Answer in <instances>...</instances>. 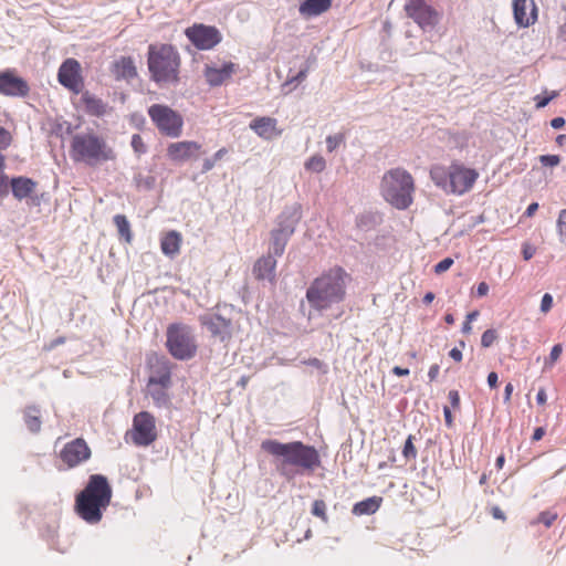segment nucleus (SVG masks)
I'll return each instance as SVG.
<instances>
[{
  "label": "nucleus",
  "instance_id": "603ef678",
  "mask_svg": "<svg viewBox=\"0 0 566 566\" xmlns=\"http://www.w3.org/2000/svg\"><path fill=\"white\" fill-rule=\"evenodd\" d=\"M558 96V92L557 91H553L551 94L548 95H537L535 97V102H536V107L537 108H544L545 106L548 105V103L554 99L555 97Z\"/></svg>",
  "mask_w": 566,
  "mask_h": 566
},
{
  "label": "nucleus",
  "instance_id": "2eb2a0df",
  "mask_svg": "<svg viewBox=\"0 0 566 566\" xmlns=\"http://www.w3.org/2000/svg\"><path fill=\"white\" fill-rule=\"evenodd\" d=\"M91 457V449L82 438H76L66 443L60 452V458L70 468H74L82 462L88 460Z\"/></svg>",
  "mask_w": 566,
  "mask_h": 566
},
{
  "label": "nucleus",
  "instance_id": "58836bf2",
  "mask_svg": "<svg viewBox=\"0 0 566 566\" xmlns=\"http://www.w3.org/2000/svg\"><path fill=\"white\" fill-rule=\"evenodd\" d=\"M413 439L415 437L409 434L405 441L402 455L406 458V460H415L417 458V449L413 444Z\"/></svg>",
  "mask_w": 566,
  "mask_h": 566
},
{
  "label": "nucleus",
  "instance_id": "ea45409f",
  "mask_svg": "<svg viewBox=\"0 0 566 566\" xmlns=\"http://www.w3.org/2000/svg\"><path fill=\"white\" fill-rule=\"evenodd\" d=\"M307 73H308L307 65L301 67L296 74L292 75L291 77H289L285 81V83L283 84V87L290 86L292 84L294 85V87H296L300 83H302L307 77Z\"/></svg>",
  "mask_w": 566,
  "mask_h": 566
},
{
  "label": "nucleus",
  "instance_id": "6ab92c4d",
  "mask_svg": "<svg viewBox=\"0 0 566 566\" xmlns=\"http://www.w3.org/2000/svg\"><path fill=\"white\" fill-rule=\"evenodd\" d=\"M238 70V65L232 62L224 63L221 67L206 65L205 76L210 86L222 85Z\"/></svg>",
  "mask_w": 566,
  "mask_h": 566
},
{
  "label": "nucleus",
  "instance_id": "f704fd0d",
  "mask_svg": "<svg viewBox=\"0 0 566 566\" xmlns=\"http://www.w3.org/2000/svg\"><path fill=\"white\" fill-rule=\"evenodd\" d=\"M377 224V218L375 214L367 212L359 214L356 218V226L358 229L369 231Z\"/></svg>",
  "mask_w": 566,
  "mask_h": 566
},
{
  "label": "nucleus",
  "instance_id": "8fccbe9b",
  "mask_svg": "<svg viewBox=\"0 0 566 566\" xmlns=\"http://www.w3.org/2000/svg\"><path fill=\"white\" fill-rule=\"evenodd\" d=\"M538 160L545 167H556L560 163V157L558 155H541Z\"/></svg>",
  "mask_w": 566,
  "mask_h": 566
},
{
  "label": "nucleus",
  "instance_id": "20e7f679",
  "mask_svg": "<svg viewBox=\"0 0 566 566\" xmlns=\"http://www.w3.org/2000/svg\"><path fill=\"white\" fill-rule=\"evenodd\" d=\"M69 153L74 163L88 167H97L116 159L114 148L103 136L93 130L75 134L72 137Z\"/></svg>",
  "mask_w": 566,
  "mask_h": 566
},
{
  "label": "nucleus",
  "instance_id": "bb28decb",
  "mask_svg": "<svg viewBox=\"0 0 566 566\" xmlns=\"http://www.w3.org/2000/svg\"><path fill=\"white\" fill-rule=\"evenodd\" d=\"M332 7V0H304L301 2L298 11L302 15L312 18L317 17Z\"/></svg>",
  "mask_w": 566,
  "mask_h": 566
},
{
  "label": "nucleus",
  "instance_id": "5fc2aeb1",
  "mask_svg": "<svg viewBox=\"0 0 566 566\" xmlns=\"http://www.w3.org/2000/svg\"><path fill=\"white\" fill-rule=\"evenodd\" d=\"M11 139L10 133L4 127L0 126V149H7L11 144Z\"/></svg>",
  "mask_w": 566,
  "mask_h": 566
},
{
  "label": "nucleus",
  "instance_id": "4be33fe9",
  "mask_svg": "<svg viewBox=\"0 0 566 566\" xmlns=\"http://www.w3.org/2000/svg\"><path fill=\"white\" fill-rule=\"evenodd\" d=\"M277 120L273 117H256L250 123V128L261 138L271 139L273 136L281 135L276 129Z\"/></svg>",
  "mask_w": 566,
  "mask_h": 566
},
{
  "label": "nucleus",
  "instance_id": "0eeeda50",
  "mask_svg": "<svg viewBox=\"0 0 566 566\" xmlns=\"http://www.w3.org/2000/svg\"><path fill=\"white\" fill-rule=\"evenodd\" d=\"M169 354L178 360H189L197 354V343L190 328L184 324H170L166 333Z\"/></svg>",
  "mask_w": 566,
  "mask_h": 566
},
{
  "label": "nucleus",
  "instance_id": "79ce46f5",
  "mask_svg": "<svg viewBox=\"0 0 566 566\" xmlns=\"http://www.w3.org/2000/svg\"><path fill=\"white\" fill-rule=\"evenodd\" d=\"M130 146L137 155H144L147 153V146L139 134H134L132 136Z\"/></svg>",
  "mask_w": 566,
  "mask_h": 566
},
{
  "label": "nucleus",
  "instance_id": "a19ab883",
  "mask_svg": "<svg viewBox=\"0 0 566 566\" xmlns=\"http://www.w3.org/2000/svg\"><path fill=\"white\" fill-rule=\"evenodd\" d=\"M325 142L327 150L333 153L340 144L345 143V134L338 133L335 135H328Z\"/></svg>",
  "mask_w": 566,
  "mask_h": 566
},
{
  "label": "nucleus",
  "instance_id": "864d4df0",
  "mask_svg": "<svg viewBox=\"0 0 566 566\" xmlns=\"http://www.w3.org/2000/svg\"><path fill=\"white\" fill-rule=\"evenodd\" d=\"M452 264H453V260L451 258H444L434 265V272L437 274H441V273L448 271Z\"/></svg>",
  "mask_w": 566,
  "mask_h": 566
},
{
  "label": "nucleus",
  "instance_id": "f3484780",
  "mask_svg": "<svg viewBox=\"0 0 566 566\" xmlns=\"http://www.w3.org/2000/svg\"><path fill=\"white\" fill-rule=\"evenodd\" d=\"M302 219V207L298 203L286 206L276 219V229L293 235Z\"/></svg>",
  "mask_w": 566,
  "mask_h": 566
},
{
  "label": "nucleus",
  "instance_id": "1a4fd4ad",
  "mask_svg": "<svg viewBox=\"0 0 566 566\" xmlns=\"http://www.w3.org/2000/svg\"><path fill=\"white\" fill-rule=\"evenodd\" d=\"M157 439L155 417L148 411L134 416L132 440L136 446L147 447Z\"/></svg>",
  "mask_w": 566,
  "mask_h": 566
},
{
  "label": "nucleus",
  "instance_id": "f03ea898",
  "mask_svg": "<svg viewBox=\"0 0 566 566\" xmlns=\"http://www.w3.org/2000/svg\"><path fill=\"white\" fill-rule=\"evenodd\" d=\"M112 486L103 474H92L84 489L75 496V512L88 524H97L111 503Z\"/></svg>",
  "mask_w": 566,
  "mask_h": 566
},
{
  "label": "nucleus",
  "instance_id": "9b49d317",
  "mask_svg": "<svg viewBox=\"0 0 566 566\" xmlns=\"http://www.w3.org/2000/svg\"><path fill=\"white\" fill-rule=\"evenodd\" d=\"M188 40L198 50H211L222 41V34L213 25L195 23L185 30Z\"/></svg>",
  "mask_w": 566,
  "mask_h": 566
},
{
  "label": "nucleus",
  "instance_id": "423d86ee",
  "mask_svg": "<svg viewBox=\"0 0 566 566\" xmlns=\"http://www.w3.org/2000/svg\"><path fill=\"white\" fill-rule=\"evenodd\" d=\"M380 188L384 199L399 210H405L412 203L413 178L402 168L387 171L381 179Z\"/></svg>",
  "mask_w": 566,
  "mask_h": 566
},
{
  "label": "nucleus",
  "instance_id": "c03bdc74",
  "mask_svg": "<svg viewBox=\"0 0 566 566\" xmlns=\"http://www.w3.org/2000/svg\"><path fill=\"white\" fill-rule=\"evenodd\" d=\"M557 228L560 237V242L566 244V209L559 212L557 219Z\"/></svg>",
  "mask_w": 566,
  "mask_h": 566
},
{
  "label": "nucleus",
  "instance_id": "aec40b11",
  "mask_svg": "<svg viewBox=\"0 0 566 566\" xmlns=\"http://www.w3.org/2000/svg\"><path fill=\"white\" fill-rule=\"evenodd\" d=\"M407 17L412 19L424 32L432 31L439 22V13L430 4L410 12Z\"/></svg>",
  "mask_w": 566,
  "mask_h": 566
},
{
  "label": "nucleus",
  "instance_id": "f8f14e48",
  "mask_svg": "<svg viewBox=\"0 0 566 566\" xmlns=\"http://www.w3.org/2000/svg\"><path fill=\"white\" fill-rule=\"evenodd\" d=\"M57 80L61 85L71 92L78 94L82 92L83 78L81 75V64L75 59H66L59 67Z\"/></svg>",
  "mask_w": 566,
  "mask_h": 566
},
{
  "label": "nucleus",
  "instance_id": "9d476101",
  "mask_svg": "<svg viewBox=\"0 0 566 566\" xmlns=\"http://www.w3.org/2000/svg\"><path fill=\"white\" fill-rule=\"evenodd\" d=\"M199 322L214 340L227 345L232 339L233 322L231 318L219 313H207L199 316Z\"/></svg>",
  "mask_w": 566,
  "mask_h": 566
},
{
  "label": "nucleus",
  "instance_id": "412c9836",
  "mask_svg": "<svg viewBox=\"0 0 566 566\" xmlns=\"http://www.w3.org/2000/svg\"><path fill=\"white\" fill-rule=\"evenodd\" d=\"M276 256L268 253L256 260L253 265V274L259 281H269L270 283L275 282L276 273Z\"/></svg>",
  "mask_w": 566,
  "mask_h": 566
},
{
  "label": "nucleus",
  "instance_id": "cd10ccee",
  "mask_svg": "<svg viewBox=\"0 0 566 566\" xmlns=\"http://www.w3.org/2000/svg\"><path fill=\"white\" fill-rule=\"evenodd\" d=\"M270 234H271V241H270L269 253L276 258L282 256L285 251V247L292 235L283 232L282 230H279L276 228H274Z\"/></svg>",
  "mask_w": 566,
  "mask_h": 566
},
{
  "label": "nucleus",
  "instance_id": "a211bd4d",
  "mask_svg": "<svg viewBox=\"0 0 566 566\" xmlns=\"http://www.w3.org/2000/svg\"><path fill=\"white\" fill-rule=\"evenodd\" d=\"M514 20L518 27L527 28L536 20V8L532 0L513 1Z\"/></svg>",
  "mask_w": 566,
  "mask_h": 566
},
{
  "label": "nucleus",
  "instance_id": "7ed1b4c3",
  "mask_svg": "<svg viewBox=\"0 0 566 566\" xmlns=\"http://www.w3.org/2000/svg\"><path fill=\"white\" fill-rule=\"evenodd\" d=\"M349 274L342 266L331 268L316 277L306 291L310 305L323 311L344 300Z\"/></svg>",
  "mask_w": 566,
  "mask_h": 566
},
{
  "label": "nucleus",
  "instance_id": "c756f323",
  "mask_svg": "<svg viewBox=\"0 0 566 566\" xmlns=\"http://www.w3.org/2000/svg\"><path fill=\"white\" fill-rule=\"evenodd\" d=\"M382 502V497L380 496H370L363 501H359L354 504L352 509V513L354 515H371L378 511Z\"/></svg>",
  "mask_w": 566,
  "mask_h": 566
},
{
  "label": "nucleus",
  "instance_id": "680f3d73",
  "mask_svg": "<svg viewBox=\"0 0 566 566\" xmlns=\"http://www.w3.org/2000/svg\"><path fill=\"white\" fill-rule=\"evenodd\" d=\"M440 367L438 364H433L430 366L428 371V377L430 381H434L439 375Z\"/></svg>",
  "mask_w": 566,
  "mask_h": 566
},
{
  "label": "nucleus",
  "instance_id": "09e8293b",
  "mask_svg": "<svg viewBox=\"0 0 566 566\" xmlns=\"http://www.w3.org/2000/svg\"><path fill=\"white\" fill-rule=\"evenodd\" d=\"M556 518H557L556 513H553L551 511H544V512L539 513V515L537 517V522L544 524L546 527H549V526H552V524L555 522Z\"/></svg>",
  "mask_w": 566,
  "mask_h": 566
},
{
  "label": "nucleus",
  "instance_id": "6e6552de",
  "mask_svg": "<svg viewBox=\"0 0 566 566\" xmlns=\"http://www.w3.org/2000/svg\"><path fill=\"white\" fill-rule=\"evenodd\" d=\"M148 116L161 135L177 138L182 133V116L164 104H153L148 108Z\"/></svg>",
  "mask_w": 566,
  "mask_h": 566
},
{
  "label": "nucleus",
  "instance_id": "39448f33",
  "mask_svg": "<svg viewBox=\"0 0 566 566\" xmlns=\"http://www.w3.org/2000/svg\"><path fill=\"white\" fill-rule=\"evenodd\" d=\"M147 65L150 78L159 84H177L179 82L180 55L171 44H150L147 53Z\"/></svg>",
  "mask_w": 566,
  "mask_h": 566
},
{
  "label": "nucleus",
  "instance_id": "3c124183",
  "mask_svg": "<svg viewBox=\"0 0 566 566\" xmlns=\"http://www.w3.org/2000/svg\"><path fill=\"white\" fill-rule=\"evenodd\" d=\"M10 192V179L4 171L0 172V199L8 197Z\"/></svg>",
  "mask_w": 566,
  "mask_h": 566
},
{
  "label": "nucleus",
  "instance_id": "13d9d810",
  "mask_svg": "<svg viewBox=\"0 0 566 566\" xmlns=\"http://www.w3.org/2000/svg\"><path fill=\"white\" fill-rule=\"evenodd\" d=\"M535 252H536V249L533 245L527 244V243L523 244L522 254H523L524 260H526V261L531 260L534 256Z\"/></svg>",
  "mask_w": 566,
  "mask_h": 566
},
{
  "label": "nucleus",
  "instance_id": "338daca9",
  "mask_svg": "<svg viewBox=\"0 0 566 566\" xmlns=\"http://www.w3.org/2000/svg\"><path fill=\"white\" fill-rule=\"evenodd\" d=\"M392 374L398 376V377H402V376H408L410 374V370L408 368H403V367H400V366H395L392 368Z\"/></svg>",
  "mask_w": 566,
  "mask_h": 566
},
{
  "label": "nucleus",
  "instance_id": "72a5a7b5",
  "mask_svg": "<svg viewBox=\"0 0 566 566\" xmlns=\"http://www.w3.org/2000/svg\"><path fill=\"white\" fill-rule=\"evenodd\" d=\"M304 167L307 171L319 174L326 168V160L321 155H314L305 161Z\"/></svg>",
  "mask_w": 566,
  "mask_h": 566
},
{
  "label": "nucleus",
  "instance_id": "69168bd1",
  "mask_svg": "<svg viewBox=\"0 0 566 566\" xmlns=\"http://www.w3.org/2000/svg\"><path fill=\"white\" fill-rule=\"evenodd\" d=\"M489 292V285L485 282H481L478 284L476 287V295L478 296H485Z\"/></svg>",
  "mask_w": 566,
  "mask_h": 566
},
{
  "label": "nucleus",
  "instance_id": "f257e3e1",
  "mask_svg": "<svg viewBox=\"0 0 566 566\" xmlns=\"http://www.w3.org/2000/svg\"><path fill=\"white\" fill-rule=\"evenodd\" d=\"M261 450L271 457L270 462L276 474L287 482L300 475L312 474L321 465L317 449L302 441L266 439L261 442Z\"/></svg>",
  "mask_w": 566,
  "mask_h": 566
},
{
  "label": "nucleus",
  "instance_id": "393cba45",
  "mask_svg": "<svg viewBox=\"0 0 566 566\" xmlns=\"http://www.w3.org/2000/svg\"><path fill=\"white\" fill-rule=\"evenodd\" d=\"M171 370L167 360L158 361L148 379V386L158 385L163 388L171 386Z\"/></svg>",
  "mask_w": 566,
  "mask_h": 566
},
{
  "label": "nucleus",
  "instance_id": "0e129e2a",
  "mask_svg": "<svg viewBox=\"0 0 566 566\" xmlns=\"http://www.w3.org/2000/svg\"><path fill=\"white\" fill-rule=\"evenodd\" d=\"M565 118L564 117H555L551 120V126L554 128V129H560L564 127L565 125Z\"/></svg>",
  "mask_w": 566,
  "mask_h": 566
},
{
  "label": "nucleus",
  "instance_id": "bf43d9fd",
  "mask_svg": "<svg viewBox=\"0 0 566 566\" xmlns=\"http://www.w3.org/2000/svg\"><path fill=\"white\" fill-rule=\"evenodd\" d=\"M490 514L495 520H501V521H505L506 520V516H505L504 512L499 506H496V505H494V506H492L490 509Z\"/></svg>",
  "mask_w": 566,
  "mask_h": 566
},
{
  "label": "nucleus",
  "instance_id": "4d7b16f0",
  "mask_svg": "<svg viewBox=\"0 0 566 566\" xmlns=\"http://www.w3.org/2000/svg\"><path fill=\"white\" fill-rule=\"evenodd\" d=\"M448 399H449L452 408H454V409L460 408V395H459L458 390H450L448 394Z\"/></svg>",
  "mask_w": 566,
  "mask_h": 566
},
{
  "label": "nucleus",
  "instance_id": "2f4dec72",
  "mask_svg": "<svg viewBox=\"0 0 566 566\" xmlns=\"http://www.w3.org/2000/svg\"><path fill=\"white\" fill-rule=\"evenodd\" d=\"M23 419L30 432H40L42 421L40 417V409L36 406H28L23 411Z\"/></svg>",
  "mask_w": 566,
  "mask_h": 566
},
{
  "label": "nucleus",
  "instance_id": "c9c22d12",
  "mask_svg": "<svg viewBox=\"0 0 566 566\" xmlns=\"http://www.w3.org/2000/svg\"><path fill=\"white\" fill-rule=\"evenodd\" d=\"M135 185L140 190H153L156 186V177L148 175L144 176L142 174H138L134 177Z\"/></svg>",
  "mask_w": 566,
  "mask_h": 566
},
{
  "label": "nucleus",
  "instance_id": "de8ad7c7",
  "mask_svg": "<svg viewBox=\"0 0 566 566\" xmlns=\"http://www.w3.org/2000/svg\"><path fill=\"white\" fill-rule=\"evenodd\" d=\"M427 6H428V3H426L424 0H406L403 10H405L406 14L408 15L410 12H415L416 10H419Z\"/></svg>",
  "mask_w": 566,
  "mask_h": 566
},
{
  "label": "nucleus",
  "instance_id": "e433bc0d",
  "mask_svg": "<svg viewBox=\"0 0 566 566\" xmlns=\"http://www.w3.org/2000/svg\"><path fill=\"white\" fill-rule=\"evenodd\" d=\"M166 389L167 388L160 387L159 389H153L150 391V396L157 407H166L170 402V398Z\"/></svg>",
  "mask_w": 566,
  "mask_h": 566
},
{
  "label": "nucleus",
  "instance_id": "37998d69",
  "mask_svg": "<svg viewBox=\"0 0 566 566\" xmlns=\"http://www.w3.org/2000/svg\"><path fill=\"white\" fill-rule=\"evenodd\" d=\"M312 514L322 518L324 522L327 521L326 504L323 500H315L312 505Z\"/></svg>",
  "mask_w": 566,
  "mask_h": 566
},
{
  "label": "nucleus",
  "instance_id": "4468645a",
  "mask_svg": "<svg viewBox=\"0 0 566 566\" xmlns=\"http://www.w3.org/2000/svg\"><path fill=\"white\" fill-rule=\"evenodd\" d=\"M30 92L28 82L13 71L0 72V94L11 97H25Z\"/></svg>",
  "mask_w": 566,
  "mask_h": 566
},
{
  "label": "nucleus",
  "instance_id": "49530a36",
  "mask_svg": "<svg viewBox=\"0 0 566 566\" xmlns=\"http://www.w3.org/2000/svg\"><path fill=\"white\" fill-rule=\"evenodd\" d=\"M562 352H563L562 344L554 345L552 347V350H551V354H549L548 358L545 359V367L553 366L556 363V360L559 358Z\"/></svg>",
  "mask_w": 566,
  "mask_h": 566
},
{
  "label": "nucleus",
  "instance_id": "e2e57ef3",
  "mask_svg": "<svg viewBox=\"0 0 566 566\" xmlns=\"http://www.w3.org/2000/svg\"><path fill=\"white\" fill-rule=\"evenodd\" d=\"M488 385L491 387V388H495L497 386V382H499V376L495 371H491L489 373L488 375Z\"/></svg>",
  "mask_w": 566,
  "mask_h": 566
},
{
  "label": "nucleus",
  "instance_id": "774afa93",
  "mask_svg": "<svg viewBox=\"0 0 566 566\" xmlns=\"http://www.w3.org/2000/svg\"><path fill=\"white\" fill-rule=\"evenodd\" d=\"M449 356H450L453 360H455V361H461V360H462V352H461L459 348H457V347L452 348V349L449 352Z\"/></svg>",
  "mask_w": 566,
  "mask_h": 566
},
{
  "label": "nucleus",
  "instance_id": "7c9ffc66",
  "mask_svg": "<svg viewBox=\"0 0 566 566\" xmlns=\"http://www.w3.org/2000/svg\"><path fill=\"white\" fill-rule=\"evenodd\" d=\"M452 174V165L449 168L442 166H434L430 170L432 181L439 188L449 193V176Z\"/></svg>",
  "mask_w": 566,
  "mask_h": 566
},
{
  "label": "nucleus",
  "instance_id": "b1692460",
  "mask_svg": "<svg viewBox=\"0 0 566 566\" xmlns=\"http://www.w3.org/2000/svg\"><path fill=\"white\" fill-rule=\"evenodd\" d=\"M36 186L38 184L33 179L24 176L13 177L10 179L12 195L18 200L31 198Z\"/></svg>",
  "mask_w": 566,
  "mask_h": 566
},
{
  "label": "nucleus",
  "instance_id": "6e6d98bb",
  "mask_svg": "<svg viewBox=\"0 0 566 566\" xmlns=\"http://www.w3.org/2000/svg\"><path fill=\"white\" fill-rule=\"evenodd\" d=\"M553 306V296L549 293H545L541 301V311L547 313Z\"/></svg>",
  "mask_w": 566,
  "mask_h": 566
},
{
  "label": "nucleus",
  "instance_id": "a18cd8bd",
  "mask_svg": "<svg viewBox=\"0 0 566 566\" xmlns=\"http://www.w3.org/2000/svg\"><path fill=\"white\" fill-rule=\"evenodd\" d=\"M496 338L497 333L495 329H486L481 336V346L484 348L491 347Z\"/></svg>",
  "mask_w": 566,
  "mask_h": 566
},
{
  "label": "nucleus",
  "instance_id": "4c0bfd02",
  "mask_svg": "<svg viewBox=\"0 0 566 566\" xmlns=\"http://www.w3.org/2000/svg\"><path fill=\"white\" fill-rule=\"evenodd\" d=\"M226 154L227 149L223 147L220 148L217 153H214V155L211 158H206L202 164L201 172L206 174L210 171L214 167L216 163L220 160Z\"/></svg>",
  "mask_w": 566,
  "mask_h": 566
},
{
  "label": "nucleus",
  "instance_id": "473e14b6",
  "mask_svg": "<svg viewBox=\"0 0 566 566\" xmlns=\"http://www.w3.org/2000/svg\"><path fill=\"white\" fill-rule=\"evenodd\" d=\"M113 222L117 228L118 234L125 239L126 242L130 243L133 240V233L130 231V223L125 214H115Z\"/></svg>",
  "mask_w": 566,
  "mask_h": 566
},
{
  "label": "nucleus",
  "instance_id": "052dcab7",
  "mask_svg": "<svg viewBox=\"0 0 566 566\" xmlns=\"http://www.w3.org/2000/svg\"><path fill=\"white\" fill-rule=\"evenodd\" d=\"M443 416H444V422L448 428H451L453 424V417L450 408L448 406L443 407Z\"/></svg>",
  "mask_w": 566,
  "mask_h": 566
},
{
  "label": "nucleus",
  "instance_id": "5701e85b",
  "mask_svg": "<svg viewBox=\"0 0 566 566\" xmlns=\"http://www.w3.org/2000/svg\"><path fill=\"white\" fill-rule=\"evenodd\" d=\"M81 102L84 104L85 112L90 116L103 117L111 111L107 103L88 91L82 92Z\"/></svg>",
  "mask_w": 566,
  "mask_h": 566
},
{
  "label": "nucleus",
  "instance_id": "c85d7f7f",
  "mask_svg": "<svg viewBox=\"0 0 566 566\" xmlns=\"http://www.w3.org/2000/svg\"><path fill=\"white\" fill-rule=\"evenodd\" d=\"M180 244L181 234L175 230H171L161 239L160 247L165 255L174 258L179 253Z\"/></svg>",
  "mask_w": 566,
  "mask_h": 566
},
{
  "label": "nucleus",
  "instance_id": "ddd939ff",
  "mask_svg": "<svg viewBox=\"0 0 566 566\" xmlns=\"http://www.w3.org/2000/svg\"><path fill=\"white\" fill-rule=\"evenodd\" d=\"M478 176L474 169L452 164V174L449 176V193L462 195L469 191L473 187Z\"/></svg>",
  "mask_w": 566,
  "mask_h": 566
},
{
  "label": "nucleus",
  "instance_id": "a878e982",
  "mask_svg": "<svg viewBox=\"0 0 566 566\" xmlns=\"http://www.w3.org/2000/svg\"><path fill=\"white\" fill-rule=\"evenodd\" d=\"M113 73L116 80L130 81L137 76V70L134 61L129 56H123L113 65Z\"/></svg>",
  "mask_w": 566,
  "mask_h": 566
},
{
  "label": "nucleus",
  "instance_id": "dca6fc26",
  "mask_svg": "<svg viewBox=\"0 0 566 566\" xmlns=\"http://www.w3.org/2000/svg\"><path fill=\"white\" fill-rule=\"evenodd\" d=\"M201 144L193 140L171 143L167 147V156L176 163L197 159L201 155Z\"/></svg>",
  "mask_w": 566,
  "mask_h": 566
}]
</instances>
